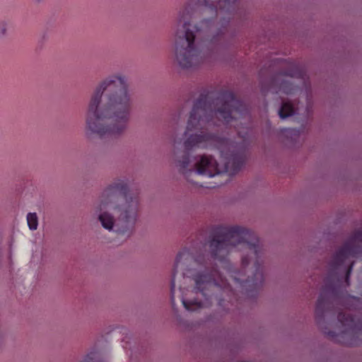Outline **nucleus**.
<instances>
[{
    "mask_svg": "<svg viewBox=\"0 0 362 362\" xmlns=\"http://www.w3.org/2000/svg\"><path fill=\"white\" fill-rule=\"evenodd\" d=\"M6 33V26L4 23L0 24V36H3Z\"/></svg>",
    "mask_w": 362,
    "mask_h": 362,
    "instance_id": "obj_15",
    "label": "nucleus"
},
{
    "mask_svg": "<svg viewBox=\"0 0 362 362\" xmlns=\"http://www.w3.org/2000/svg\"><path fill=\"white\" fill-rule=\"evenodd\" d=\"M27 222L30 230H36L38 226V218L36 213H28L27 215Z\"/></svg>",
    "mask_w": 362,
    "mask_h": 362,
    "instance_id": "obj_12",
    "label": "nucleus"
},
{
    "mask_svg": "<svg viewBox=\"0 0 362 362\" xmlns=\"http://www.w3.org/2000/svg\"><path fill=\"white\" fill-rule=\"evenodd\" d=\"M286 131L289 132L290 134H294V135L298 134V131L295 129H286Z\"/></svg>",
    "mask_w": 362,
    "mask_h": 362,
    "instance_id": "obj_16",
    "label": "nucleus"
},
{
    "mask_svg": "<svg viewBox=\"0 0 362 362\" xmlns=\"http://www.w3.org/2000/svg\"><path fill=\"white\" fill-rule=\"evenodd\" d=\"M199 6L196 13L201 16V21L195 24L185 21V8L180 14L178 25L175 33V59L182 69L194 67L204 61L199 45L211 30L213 19L220 17L221 27L217 28L209 39L207 49L217 52L223 42L232 12L236 0H197Z\"/></svg>",
    "mask_w": 362,
    "mask_h": 362,
    "instance_id": "obj_2",
    "label": "nucleus"
},
{
    "mask_svg": "<svg viewBox=\"0 0 362 362\" xmlns=\"http://www.w3.org/2000/svg\"><path fill=\"white\" fill-rule=\"evenodd\" d=\"M128 187L123 180H117L110 185L102 193L100 211L110 208L117 216V220L107 212L99 215V221L108 230L124 233L132 226L137 218L139 199L137 196L127 194Z\"/></svg>",
    "mask_w": 362,
    "mask_h": 362,
    "instance_id": "obj_6",
    "label": "nucleus"
},
{
    "mask_svg": "<svg viewBox=\"0 0 362 362\" xmlns=\"http://www.w3.org/2000/svg\"><path fill=\"white\" fill-rule=\"evenodd\" d=\"M293 113L294 109L293 105L288 102H283L279 110V117L282 119H285L293 115Z\"/></svg>",
    "mask_w": 362,
    "mask_h": 362,
    "instance_id": "obj_11",
    "label": "nucleus"
},
{
    "mask_svg": "<svg viewBox=\"0 0 362 362\" xmlns=\"http://www.w3.org/2000/svg\"><path fill=\"white\" fill-rule=\"evenodd\" d=\"M285 65L288 64L290 69L284 73L278 74L272 79L270 88L278 87V91H282L286 94L291 93L293 90L292 83L286 78H303V71L293 63H288L286 61L281 62Z\"/></svg>",
    "mask_w": 362,
    "mask_h": 362,
    "instance_id": "obj_9",
    "label": "nucleus"
},
{
    "mask_svg": "<svg viewBox=\"0 0 362 362\" xmlns=\"http://www.w3.org/2000/svg\"><path fill=\"white\" fill-rule=\"evenodd\" d=\"M206 284H207V285H209V286H210L214 285V284H213L212 283H211V282H208Z\"/></svg>",
    "mask_w": 362,
    "mask_h": 362,
    "instance_id": "obj_19",
    "label": "nucleus"
},
{
    "mask_svg": "<svg viewBox=\"0 0 362 362\" xmlns=\"http://www.w3.org/2000/svg\"><path fill=\"white\" fill-rule=\"evenodd\" d=\"M212 264L209 255L199 254L194 257L189 250L183 249L176 256L174 272H210Z\"/></svg>",
    "mask_w": 362,
    "mask_h": 362,
    "instance_id": "obj_8",
    "label": "nucleus"
},
{
    "mask_svg": "<svg viewBox=\"0 0 362 362\" xmlns=\"http://www.w3.org/2000/svg\"><path fill=\"white\" fill-rule=\"evenodd\" d=\"M209 254L214 259L223 260L235 247L243 252L241 264L246 267L254 259L256 272L260 269L259 239L251 230L239 226H215L212 228L208 240Z\"/></svg>",
    "mask_w": 362,
    "mask_h": 362,
    "instance_id": "obj_5",
    "label": "nucleus"
},
{
    "mask_svg": "<svg viewBox=\"0 0 362 362\" xmlns=\"http://www.w3.org/2000/svg\"><path fill=\"white\" fill-rule=\"evenodd\" d=\"M238 276H234L235 281H240L242 290L248 297L253 298L257 295V291L262 287L264 276L263 273H252V276L243 280L246 273H237Z\"/></svg>",
    "mask_w": 362,
    "mask_h": 362,
    "instance_id": "obj_10",
    "label": "nucleus"
},
{
    "mask_svg": "<svg viewBox=\"0 0 362 362\" xmlns=\"http://www.w3.org/2000/svg\"><path fill=\"white\" fill-rule=\"evenodd\" d=\"M197 286L198 287L199 289H201L202 291L203 290L204 288L202 287V285L201 284L199 283V280H197Z\"/></svg>",
    "mask_w": 362,
    "mask_h": 362,
    "instance_id": "obj_17",
    "label": "nucleus"
},
{
    "mask_svg": "<svg viewBox=\"0 0 362 362\" xmlns=\"http://www.w3.org/2000/svg\"><path fill=\"white\" fill-rule=\"evenodd\" d=\"M362 255V228L356 230L344 245L334 255L329 263L328 272H351V258Z\"/></svg>",
    "mask_w": 362,
    "mask_h": 362,
    "instance_id": "obj_7",
    "label": "nucleus"
},
{
    "mask_svg": "<svg viewBox=\"0 0 362 362\" xmlns=\"http://www.w3.org/2000/svg\"><path fill=\"white\" fill-rule=\"evenodd\" d=\"M351 273H328L325 279V285L316 303L315 320L318 327L333 341L345 346H353L359 344L358 339H362V322L349 314L339 313L338 320L342 329L339 334L332 331L327 332L325 326V315L339 301V293L344 286H349Z\"/></svg>",
    "mask_w": 362,
    "mask_h": 362,
    "instance_id": "obj_4",
    "label": "nucleus"
},
{
    "mask_svg": "<svg viewBox=\"0 0 362 362\" xmlns=\"http://www.w3.org/2000/svg\"><path fill=\"white\" fill-rule=\"evenodd\" d=\"M262 91L263 93H264V91H265L264 88L263 86L262 87Z\"/></svg>",
    "mask_w": 362,
    "mask_h": 362,
    "instance_id": "obj_20",
    "label": "nucleus"
},
{
    "mask_svg": "<svg viewBox=\"0 0 362 362\" xmlns=\"http://www.w3.org/2000/svg\"><path fill=\"white\" fill-rule=\"evenodd\" d=\"M247 114L245 105L237 100L233 93L221 91L215 98L214 93L201 94L193 105L187 122L185 135L189 132L202 130L200 134H189L184 141L185 151L176 160L179 171L186 177L196 173L198 175L214 177L221 173L217 161L207 155L198 156L192 163L189 151L194 148H207L214 146L220 150L225 159L224 171L230 175L238 173L245 163L243 152H234L233 144L228 139L218 137L203 131L206 124L214 117L225 124L241 119Z\"/></svg>",
    "mask_w": 362,
    "mask_h": 362,
    "instance_id": "obj_1",
    "label": "nucleus"
},
{
    "mask_svg": "<svg viewBox=\"0 0 362 362\" xmlns=\"http://www.w3.org/2000/svg\"><path fill=\"white\" fill-rule=\"evenodd\" d=\"M237 131H238V134L240 137H243V138L245 137L244 135H242V132L239 130V129H238Z\"/></svg>",
    "mask_w": 362,
    "mask_h": 362,
    "instance_id": "obj_18",
    "label": "nucleus"
},
{
    "mask_svg": "<svg viewBox=\"0 0 362 362\" xmlns=\"http://www.w3.org/2000/svg\"><path fill=\"white\" fill-rule=\"evenodd\" d=\"M182 304L184 307L188 310H194L196 308H199L202 307V303L199 302L196 300H182Z\"/></svg>",
    "mask_w": 362,
    "mask_h": 362,
    "instance_id": "obj_13",
    "label": "nucleus"
},
{
    "mask_svg": "<svg viewBox=\"0 0 362 362\" xmlns=\"http://www.w3.org/2000/svg\"><path fill=\"white\" fill-rule=\"evenodd\" d=\"M174 291H175V273H173V276L171 279L170 284V291H171V301L172 303H174Z\"/></svg>",
    "mask_w": 362,
    "mask_h": 362,
    "instance_id": "obj_14",
    "label": "nucleus"
},
{
    "mask_svg": "<svg viewBox=\"0 0 362 362\" xmlns=\"http://www.w3.org/2000/svg\"><path fill=\"white\" fill-rule=\"evenodd\" d=\"M132 100L127 78L122 74L101 81L90 98L86 118V134L113 137L122 134L130 118Z\"/></svg>",
    "mask_w": 362,
    "mask_h": 362,
    "instance_id": "obj_3",
    "label": "nucleus"
}]
</instances>
